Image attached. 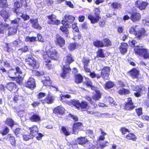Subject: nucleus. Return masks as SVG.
Returning <instances> with one entry per match:
<instances>
[{"label":"nucleus","instance_id":"29","mask_svg":"<svg viewBox=\"0 0 149 149\" xmlns=\"http://www.w3.org/2000/svg\"><path fill=\"white\" fill-rule=\"evenodd\" d=\"M130 73L132 78H137L139 74V72L136 69L134 68L131 71Z\"/></svg>","mask_w":149,"mask_h":149},{"label":"nucleus","instance_id":"56","mask_svg":"<svg viewBox=\"0 0 149 149\" xmlns=\"http://www.w3.org/2000/svg\"><path fill=\"white\" fill-rule=\"evenodd\" d=\"M28 50V46L26 45H24L22 47L18 49V51H21L22 52H26Z\"/></svg>","mask_w":149,"mask_h":149},{"label":"nucleus","instance_id":"3","mask_svg":"<svg viewBox=\"0 0 149 149\" xmlns=\"http://www.w3.org/2000/svg\"><path fill=\"white\" fill-rule=\"evenodd\" d=\"M43 52H44L43 51L41 52V53L43 55L44 59L51 58L55 60L56 58L57 53L55 50L53 48H51L47 50V52H45V54L44 53V54H43Z\"/></svg>","mask_w":149,"mask_h":149},{"label":"nucleus","instance_id":"20","mask_svg":"<svg viewBox=\"0 0 149 149\" xmlns=\"http://www.w3.org/2000/svg\"><path fill=\"white\" fill-rule=\"evenodd\" d=\"M128 45L127 43H123L120 46V50L121 53L124 54L126 53L127 51Z\"/></svg>","mask_w":149,"mask_h":149},{"label":"nucleus","instance_id":"1","mask_svg":"<svg viewBox=\"0 0 149 149\" xmlns=\"http://www.w3.org/2000/svg\"><path fill=\"white\" fill-rule=\"evenodd\" d=\"M129 32L130 33L133 34L139 37L147 34L144 28L139 25L131 26L130 28Z\"/></svg>","mask_w":149,"mask_h":149},{"label":"nucleus","instance_id":"23","mask_svg":"<svg viewBox=\"0 0 149 149\" xmlns=\"http://www.w3.org/2000/svg\"><path fill=\"white\" fill-rule=\"evenodd\" d=\"M88 140L85 137H80L77 139V141L79 144L83 145L88 142Z\"/></svg>","mask_w":149,"mask_h":149},{"label":"nucleus","instance_id":"12","mask_svg":"<svg viewBox=\"0 0 149 149\" xmlns=\"http://www.w3.org/2000/svg\"><path fill=\"white\" fill-rule=\"evenodd\" d=\"M101 132L102 135H100L98 138L97 141V144L96 146V147H99L100 146H101L102 145L100 143L102 142L105 139L104 136L106 135V133L104 132L101 129Z\"/></svg>","mask_w":149,"mask_h":149},{"label":"nucleus","instance_id":"28","mask_svg":"<svg viewBox=\"0 0 149 149\" xmlns=\"http://www.w3.org/2000/svg\"><path fill=\"white\" fill-rule=\"evenodd\" d=\"M64 17L65 20L69 23H73L75 19L74 17L68 15H66Z\"/></svg>","mask_w":149,"mask_h":149},{"label":"nucleus","instance_id":"27","mask_svg":"<svg viewBox=\"0 0 149 149\" xmlns=\"http://www.w3.org/2000/svg\"><path fill=\"white\" fill-rule=\"evenodd\" d=\"M15 71L14 70L10 71L8 73L9 77L11 78L15 79L19 76V74H17Z\"/></svg>","mask_w":149,"mask_h":149},{"label":"nucleus","instance_id":"16","mask_svg":"<svg viewBox=\"0 0 149 149\" xmlns=\"http://www.w3.org/2000/svg\"><path fill=\"white\" fill-rule=\"evenodd\" d=\"M82 61L85 70L87 72H90L91 70L88 68V64L90 62V60L88 58H84Z\"/></svg>","mask_w":149,"mask_h":149},{"label":"nucleus","instance_id":"33","mask_svg":"<svg viewBox=\"0 0 149 149\" xmlns=\"http://www.w3.org/2000/svg\"><path fill=\"white\" fill-rule=\"evenodd\" d=\"M83 77L80 74H77L75 76V82L77 83H81L83 80Z\"/></svg>","mask_w":149,"mask_h":149},{"label":"nucleus","instance_id":"26","mask_svg":"<svg viewBox=\"0 0 149 149\" xmlns=\"http://www.w3.org/2000/svg\"><path fill=\"white\" fill-rule=\"evenodd\" d=\"M132 90L134 91H136V92L134 93V95L136 97H139L141 96V95L140 92L141 91V89L139 88L138 86H137L136 87L133 86L132 87Z\"/></svg>","mask_w":149,"mask_h":149},{"label":"nucleus","instance_id":"37","mask_svg":"<svg viewBox=\"0 0 149 149\" xmlns=\"http://www.w3.org/2000/svg\"><path fill=\"white\" fill-rule=\"evenodd\" d=\"M85 84L88 86L90 87L92 90H95V87L92 85V83L88 78L86 79Z\"/></svg>","mask_w":149,"mask_h":149},{"label":"nucleus","instance_id":"39","mask_svg":"<svg viewBox=\"0 0 149 149\" xmlns=\"http://www.w3.org/2000/svg\"><path fill=\"white\" fill-rule=\"evenodd\" d=\"M6 123L11 128L14 124V121L11 118H7L6 121Z\"/></svg>","mask_w":149,"mask_h":149},{"label":"nucleus","instance_id":"42","mask_svg":"<svg viewBox=\"0 0 149 149\" xmlns=\"http://www.w3.org/2000/svg\"><path fill=\"white\" fill-rule=\"evenodd\" d=\"M88 106L87 103L86 102H82L81 103H80V105H79V109L82 110V109H86Z\"/></svg>","mask_w":149,"mask_h":149},{"label":"nucleus","instance_id":"60","mask_svg":"<svg viewBox=\"0 0 149 149\" xmlns=\"http://www.w3.org/2000/svg\"><path fill=\"white\" fill-rule=\"evenodd\" d=\"M61 23L63 25V26H65L66 27H70V25L68 24V22L66 21L65 20H62L61 21Z\"/></svg>","mask_w":149,"mask_h":149},{"label":"nucleus","instance_id":"15","mask_svg":"<svg viewBox=\"0 0 149 149\" xmlns=\"http://www.w3.org/2000/svg\"><path fill=\"white\" fill-rule=\"evenodd\" d=\"M148 3L145 2H141L140 1H138L136 2V6L141 10L144 9L147 6Z\"/></svg>","mask_w":149,"mask_h":149},{"label":"nucleus","instance_id":"8","mask_svg":"<svg viewBox=\"0 0 149 149\" xmlns=\"http://www.w3.org/2000/svg\"><path fill=\"white\" fill-rule=\"evenodd\" d=\"M135 106L133 104L132 99L130 98H128L127 102L126 103L125 108L127 110H133Z\"/></svg>","mask_w":149,"mask_h":149},{"label":"nucleus","instance_id":"32","mask_svg":"<svg viewBox=\"0 0 149 149\" xmlns=\"http://www.w3.org/2000/svg\"><path fill=\"white\" fill-rule=\"evenodd\" d=\"M16 26H14V27H11L8 29V34L9 35H14L17 32V29Z\"/></svg>","mask_w":149,"mask_h":149},{"label":"nucleus","instance_id":"45","mask_svg":"<svg viewBox=\"0 0 149 149\" xmlns=\"http://www.w3.org/2000/svg\"><path fill=\"white\" fill-rule=\"evenodd\" d=\"M61 131L66 136H68L70 134V132L67 130L66 128L64 127H62Z\"/></svg>","mask_w":149,"mask_h":149},{"label":"nucleus","instance_id":"51","mask_svg":"<svg viewBox=\"0 0 149 149\" xmlns=\"http://www.w3.org/2000/svg\"><path fill=\"white\" fill-rule=\"evenodd\" d=\"M23 131L22 129L20 128H17L14 131L15 134L16 136H18L19 134H22Z\"/></svg>","mask_w":149,"mask_h":149},{"label":"nucleus","instance_id":"44","mask_svg":"<svg viewBox=\"0 0 149 149\" xmlns=\"http://www.w3.org/2000/svg\"><path fill=\"white\" fill-rule=\"evenodd\" d=\"M94 45L96 47H102V42L100 41L96 40L93 42Z\"/></svg>","mask_w":149,"mask_h":149},{"label":"nucleus","instance_id":"30","mask_svg":"<svg viewBox=\"0 0 149 149\" xmlns=\"http://www.w3.org/2000/svg\"><path fill=\"white\" fill-rule=\"evenodd\" d=\"M7 138L11 144L13 146H15V137L11 134H8L7 136Z\"/></svg>","mask_w":149,"mask_h":149},{"label":"nucleus","instance_id":"2","mask_svg":"<svg viewBox=\"0 0 149 149\" xmlns=\"http://www.w3.org/2000/svg\"><path fill=\"white\" fill-rule=\"evenodd\" d=\"M64 60L66 61L67 66L64 65L62 68L63 70V72L61 74V77L64 78L65 77L66 74L70 71V69L69 65L74 61L72 59L71 55L68 54L67 56L64 58Z\"/></svg>","mask_w":149,"mask_h":149},{"label":"nucleus","instance_id":"34","mask_svg":"<svg viewBox=\"0 0 149 149\" xmlns=\"http://www.w3.org/2000/svg\"><path fill=\"white\" fill-rule=\"evenodd\" d=\"M70 102L73 105L75 106L78 109L80 110L79 105H80V103L78 100H72L70 101Z\"/></svg>","mask_w":149,"mask_h":149},{"label":"nucleus","instance_id":"4","mask_svg":"<svg viewBox=\"0 0 149 149\" xmlns=\"http://www.w3.org/2000/svg\"><path fill=\"white\" fill-rule=\"evenodd\" d=\"M25 60L26 63L33 68L37 69L39 67L38 63L36 62L34 58L32 56H26Z\"/></svg>","mask_w":149,"mask_h":149},{"label":"nucleus","instance_id":"53","mask_svg":"<svg viewBox=\"0 0 149 149\" xmlns=\"http://www.w3.org/2000/svg\"><path fill=\"white\" fill-rule=\"evenodd\" d=\"M7 5L6 0H0V7L2 8L6 7Z\"/></svg>","mask_w":149,"mask_h":149},{"label":"nucleus","instance_id":"22","mask_svg":"<svg viewBox=\"0 0 149 149\" xmlns=\"http://www.w3.org/2000/svg\"><path fill=\"white\" fill-rule=\"evenodd\" d=\"M95 93L93 96L92 98L93 100L96 101V100H99L100 98L101 94L99 91L95 89Z\"/></svg>","mask_w":149,"mask_h":149},{"label":"nucleus","instance_id":"5","mask_svg":"<svg viewBox=\"0 0 149 149\" xmlns=\"http://www.w3.org/2000/svg\"><path fill=\"white\" fill-rule=\"evenodd\" d=\"M134 51L136 54H139L140 56H143L145 58H147L149 57V53L147 50L146 49L141 48L136 46L134 48Z\"/></svg>","mask_w":149,"mask_h":149},{"label":"nucleus","instance_id":"64","mask_svg":"<svg viewBox=\"0 0 149 149\" xmlns=\"http://www.w3.org/2000/svg\"><path fill=\"white\" fill-rule=\"evenodd\" d=\"M21 14V17L23 18L24 20H27L29 18V16L25 14H23L22 13H19Z\"/></svg>","mask_w":149,"mask_h":149},{"label":"nucleus","instance_id":"48","mask_svg":"<svg viewBox=\"0 0 149 149\" xmlns=\"http://www.w3.org/2000/svg\"><path fill=\"white\" fill-rule=\"evenodd\" d=\"M76 24V23L72 24V27L73 29H75V31L77 32V34L78 35V39H80L81 38V36L79 35V33H78L79 30L78 29V27L77 26Z\"/></svg>","mask_w":149,"mask_h":149},{"label":"nucleus","instance_id":"57","mask_svg":"<svg viewBox=\"0 0 149 149\" xmlns=\"http://www.w3.org/2000/svg\"><path fill=\"white\" fill-rule=\"evenodd\" d=\"M61 97L60 100L62 102H64L65 103L68 104L69 102L66 99L65 97L63 95H60Z\"/></svg>","mask_w":149,"mask_h":149},{"label":"nucleus","instance_id":"50","mask_svg":"<svg viewBox=\"0 0 149 149\" xmlns=\"http://www.w3.org/2000/svg\"><path fill=\"white\" fill-rule=\"evenodd\" d=\"M112 5L113 7L114 8H120L121 7V4L117 2H113L112 3Z\"/></svg>","mask_w":149,"mask_h":149},{"label":"nucleus","instance_id":"49","mask_svg":"<svg viewBox=\"0 0 149 149\" xmlns=\"http://www.w3.org/2000/svg\"><path fill=\"white\" fill-rule=\"evenodd\" d=\"M100 144L102 145L101 146H100L96 147V148L97 149H103V148L105 147L106 146H107V144H108V143L107 141H106L104 142H102L100 143Z\"/></svg>","mask_w":149,"mask_h":149},{"label":"nucleus","instance_id":"21","mask_svg":"<svg viewBox=\"0 0 149 149\" xmlns=\"http://www.w3.org/2000/svg\"><path fill=\"white\" fill-rule=\"evenodd\" d=\"M65 109L61 106H59L54 108V112L55 113H58L62 114L64 112Z\"/></svg>","mask_w":149,"mask_h":149},{"label":"nucleus","instance_id":"58","mask_svg":"<svg viewBox=\"0 0 149 149\" xmlns=\"http://www.w3.org/2000/svg\"><path fill=\"white\" fill-rule=\"evenodd\" d=\"M86 98L89 101L91 104H93L95 107L97 106V104L94 103V102L93 103L92 102V99L90 97L86 96Z\"/></svg>","mask_w":149,"mask_h":149},{"label":"nucleus","instance_id":"13","mask_svg":"<svg viewBox=\"0 0 149 149\" xmlns=\"http://www.w3.org/2000/svg\"><path fill=\"white\" fill-rule=\"evenodd\" d=\"M26 86L30 88H33L36 87L34 79L32 77H30L27 81Z\"/></svg>","mask_w":149,"mask_h":149},{"label":"nucleus","instance_id":"14","mask_svg":"<svg viewBox=\"0 0 149 149\" xmlns=\"http://www.w3.org/2000/svg\"><path fill=\"white\" fill-rule=\"evenodd\" d=\"M99 14L98 13H95V16H93L91 15H89L88 16V18L92 23H95L97 22L99 20Z\"/></svg>","mask_w":149,"mask_h":149},{"label":"nucleus","instance_id":"11","mask_svg":"<svg viewBox=\"0 0 149 149\" xmlns=\"http://www.w3.org/2000/svg\"><path fill=\"white\" fill-rule=\"evenodd\" d=\"M141 17V15L139 13L134 12L131 14L130 19L133 22H135L139 20Z\"/></svg>","mask_w":149,"mask_h":149},{"label":"nucleus","instance_id":"41","mask_svg":"<svg viewBox=\"0 0 149 149\" xmlns=\"http://www.w3.org/2000/svg\"><path fill=\"white\" fill-rule=\"evenodd\" d=\"M106 101L109 102L112 106H114L116 104V102L110 97H109L107 99Z\"/></svg>","mask_w":149,"mask_h":149},{"label":"nucleus","instance_id":"46","mask_svg":"<svg viewBox=\"0 0 149 149\" xmlns=\"http://www.w3.org/2000/svg\"><path fill=\"white\" fill-rule=\"evenodd\" d=\"M114 86L113 83L111 82H107L105 85V89H109L113 87Z\"/></svg>","mask_w":149,"mask_h":149},{"label":"nucleus","instance_id":"18","mask_svg":"<svg viewBox=\"0 0 149 149\" xmlns=\"http://www.w3.org/2000/svg\"><path fill=\"white\" fill-rule=\"evenodd\" d=\"M29 129L30 131V134L33 136V137L38 134V129L36 125H34L32 127H29Z\"/></svg>","mask_w":149,"mask_h":149},{"label":"nucleus","instance_id":"54","mask_svg":"<svg viewBox=\"0 0 149 149\" xmlns=\"http://www.w3.org/2000/svg\"><path fill=\"white\" fill-rule=\"evenodd\" d=\"M69 27H66L65 26H62L60 27V29L63 32H64L66 34H67L68 33V32L67 29V28Z\"/></svg>","mask_w":149,"mask_h":149},{"label":"nucleus","instance_id":"9","mask_svg":"<svg viewBox=\"0 0 149 149\" xmlns=\"http://www.w3.org/2000/svg\"><path fill=\"white\" fill-rule=\"evenodd\" d=\"M9 8H5L0 11V15L6 21V19H8L10 15Z\"/></svg>","mask_w":149,"mask_h":149},{"label":"nucleus","instance_id":"59","mask_svg":"<svg viewBox=\"0 0 149 149\" xmlns=\"http://www.w3.org/2000/svg\"><path fill=\"white\" fill-rule=\"evenodd\" d=\"M136 111L137 115L138 116H140L142 114V109L140 108L136 109Z\"/></svg>","mask_w":149,"mask_h":149},{"label":"nucleus","instance_id":"61","mask_svg":"<svg viewBox=\"0 0 149 149\" xmlns=\"http://www.w3.org/2000/svg\"><path fill=\"white\" fill-rule=\"evenodd\" d=\"M120 130L122 134H125L126 132H128V129L125 127H122L120 129Z\"/></svg>","mask_w":149,"mask_h":149},{"label":"nucleus","instance_id":"63","mask_svg":"<svg viewBox=\"0 0 149 149\" xmlns=\"http://www.w3.org/2000/svg\"><path fill=\"white\" fill-rule=\"evenodd\" d=\"M97 54L99 57H104L105 56L104 54L102 52V49H100L97 52Z\"/></svg>","mask_w":149,"mask_h":149},{"label":"nucleus","instance_id":"40","mask_svg":"<svg viewBox=\"0 0 149 149\" xmlns=\"http://www.w3.org/2000/svg\"><path fill=\"white\" fill-rule=\"evenodd\" d=\"M45 62V64L47 68L48 69H50L52 68V65L50 63V61L49 59H44Z\"/></svg>","mask_w":149,"mask_h":149},{"label":"nucleus","instance_id":"17","mask_svg":"<svg viewBox=\"0 0 149 149\" xmlns=\"http://www.w3.org/2000/svg\"><path fill=\"white\" fill-rule=\"evenodd\" d=\"M82 125V123L79 122L75 123L73 127V133L76 134L78 132V130L81 128Z\"/></svg>","mask_w":149,"mask_h":149},{"label":"nucleus","instance_id":"55","mask_svg":"<svg viewBox=\"0 0 149 149\" xmlns=\"http://www.w3.org/2000/svg\"><path fill=\"white\" fill-rule=\"evenodd\" d=\"M9 131L8 128L6 127L4 129L1 131L0 132L3 135H5L8 133Z\"/></svg>","mask_w":149,"mask_h":149},{"label":"nucleus","instance_id":"36","mask_svg":"<svg viewBox=\"0 0 149 149\" xmlns=\"http://www.w3.org/2000/svg\"><path fill=\"white\" fill-rule=\"evenodd\" d=\"M130 91L127 89L121 88L118 91V92L120 95L126 94L129 93Z\"/></svg>","mask_w":149,"mask_h":149},{"label":"nucleus","instance_id":"10","mask_svg":"<svg viewBox=\"0 0 149 149\" xmlns=\"http://www.w3.org/2000/svg\"><path fill=\"white\" fill-rule=\"evenodd\" d=\"M55 42L60 47H62L65 44V40L60 35H57L56 36Z\"/></svg>","mask_w":149,"mask_h":149},{"label":"nucleus","instance_id":"31","mask_svg":"<svg viewBox=\"0 0 149 149\" xmlns=\"http://www.w3.org/2000/svg\"><path fill=\"white\" fill-rule=\"evenodd\" d=\"M42 82L44 84L45 86H49L51 84V80L49 77H45V79L42 80Z\"/></svg>","mask_w":149,"mask_h":149},{"label":"nucleus","instance_id":"62","mask_svg":"<svg viewBox=\"0 0 149 149\" xmlns=\"http://www.w3.org/2000/svg\"><path fill=\"white\" fill-rule=\"evenodd\" d=\"M136 42L135 40H133L130 41L129 42V44L131 47H134L135 46Z\"/></svg>","mask_w":149,"mask_h":149},{"label":"nucleus","instance_id":"24","mask_svg":"<svg viewBox=\"0 0 149 149\" xmlns=\"http://www.w3.org/2000/svg\"><path fill=\"white\" fill-rule=\"evenodd\" d=\"M54 99L50 95H48L44 100H42L41 101L42 103L44 104L46 103L48 104H51L53 102Z\"/></svg>","mask_w":149,"mask_h":149},{"label":"nucleus","instance_id":"7","mask_svg":"<svg viewBox=\"0 0 149 149\" xmlns=\"http://www.w3.org/2000/svg\"><path fill=\"white\" fill-rule=\"evenodd\" d=\"M47 17L48 19L47 22L49 24L58 25L60 23V21L56 19V16L54 15L48 16Z\"/></svg>","mask_w":149,"mask_h":149},{"label":"nucleus","instance_id":"6","mask_svg":"<svg viewBox=\"0 0 149 149\" xmlns=\"http://www.w3.org/2000/svg\"><path fill=\"white\" fill-rule=\"evenodd\" d=\"M110 69L109 67H104L101 70V76L105 80L108 79Z\"/></svg>","mask_w":149,"mask_h":149},{"label":"nucleus","instance_id":"52","mask_svg":"<svg viewBox=\"0 0 149 149\" xmlns=\"http://www.w3.org/2000/svg\"><path fill=\"white\" fill-rule=\"evenodd\" d=\"M33 138V136H32L30 134L29 135L24 134L23 135V139L25 141H28L29 139H32Z\"/></svg>","mask_w":149,"mask_h":149},{"label":"nucleus","instance_id":"35","mask_svg":"<svg viewBox=\"0 0 149 149\" xmlns=\"http://www.w3.org/2000/svg\"><path fill=\"white\" fill-rule=\"evenodd\" d=\"M111 42L108 39H105L102 42L103 47H107L111 45Z\"/></svg>","mask_w":149,"mask_h":149},{"label":"nucleus","instance_id":"19","mask_svg":"<svg viewBox=\"0 0 149 149\" xmlns=\"http://www.w3.org/2000/svg\"><path fill=\"white\" fill-rule=\"evenodd\" d=\"M38 20L37 19H31L30 22L32 24V27L34 28L40 29L41 27L38 23Z\"/></svg>","mask_w":149,"mask_h":149},{"label":"nucleus","instance_id":"43","mask_svg":"<svg viewBox=\"0 0 149 149\" xmlns=\"http://www.w3.org/2000/svg\"><path fill=\"white\" fill-rule=\"evenodd\" d=\"M76 47V45L75 43H70L68 46V49L71 51L74 50Z\"/></svg>","mask_w":149,"mask_h":149},{"label":"nucleus","instance_id":"47","mask_svg":"<svg viewBox=\"0 0 149 149\" xmlns=\"http://www.w3.org/2000/svg\"><path fill=\"white\" fill-rule=\"evenodd\" d=\"M7 87L9 91H11L14 88L16 87V85L14 83H10L7 85Z\"/></svg>","mask_w":149,"mask_h":149},{"label":"nucleus","instance_id":"38","mask_svg":"<svg viewBox=\"0 0 149 149\" xmlns=\"http://www.w3.org/2000/svg\"><path fill=\"white\" fill-rule=\"evenodd\" d=\"M126 138L129 140L132 139L134 141H135L136 139V137L132 133H130L126 136Z\"/></svg>","mask_w":149,"mask_h":149},{"label":"nucleus","instance_id":"25","mask_svg":"<svg viewBox=\"0 0 149 149\" xmlns=\"http://www.w3.org/2000/svg\"><path fill=\"white\" fill-rule=\"evenodd\" d=\"M30 120L32 122H38L40 120V118L39 116L36 114L33 115L29 118Z\"/></svg>","mask_w":149,"mask_h":149}]
</instances>
